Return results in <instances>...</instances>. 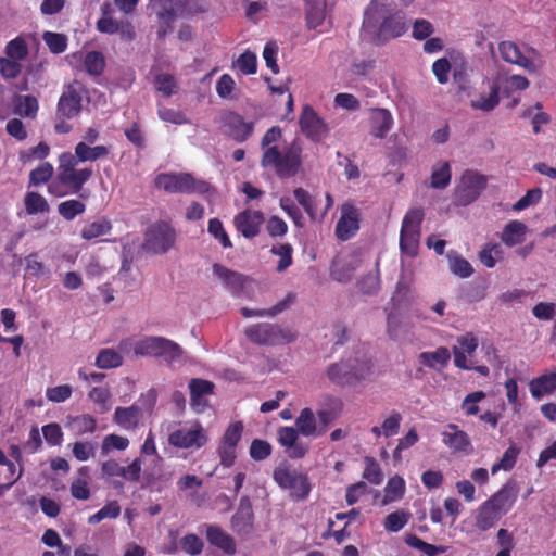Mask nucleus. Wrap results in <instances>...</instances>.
<instances>
[{"label": "nucleus", "mask_w": 556, "mask_h": 556, "mask_svg": "<svg viewBox=\"0 0 556 556\" xmlns=\"http://www.w3.org/2000/svg\"><path fill=\"white\" fill-rule=\"evenodd\" d=\"M405 14L384 0H371L364 12L363 31L374 36L376 45L407 31Z\"/></svg>", "instance_id": "1"}, {"label": "nucleus", "mask_w": 556, "mask_h": 556, "mask_svg": "<svg viewBox=\"0 0 556 556\" xmlns=\"http://www.w3.org/2000/svg\"><path fill=\"white\" fill-rule=\"evenodd\" d=\"M261 165L274 167L279 177H293L301 166L300 149L292 146L280 151L277 146H271L263 152Z\"/></svg>", "instance_id": "2"}, {"label": "nucleus", "mask_w": 556, "mask_h": 556, "mask_svg": "<svg viewBox=\"0 0 556 556\" xmlns=\"http://www.w3.org/2000/svg\"><path fill=\"white\" fill-rule=\"evenodd\" d=\"M245 337L258 345L288 344L296 340L298 334L291 328L278 324L260 323L244 330Z\"/></svg>", "instance_id": "3"}, {"label": "nucleus", "mask_w": 556, "mask_h": 556, "mask_svg": "<svg viewBox=\"0 0 556 556\" xmlns=\"http://www.w3.org/2000/svg\"><path fill=\"white\" fill-rule=\"evenodd\" d=\"M134 352L138 356L163 358L168 364L177 362L184 355V350L178 343L164 337H147L136 342Z\"/></svg>", "instance_id": "4"}, {"label": "nucleus", "mask_w": 556, "mask_h": 556, "mask_svg": "<svg viewBox=\"0 0 556 556\" xmlns=\"http://www.w3.org/2000/svg\"><path fill=\"white\" fill-rule=\"evenodd\" d=\"M424 217V210L414 207L403 218L400 232V249L403 254L409 257H415L418 254Z\"/></svg>", "instance_id": "5"}, {"label": "nucleus", "mask_w": 556, "mask_h": 556, "mask_svg": "<svg viewBox=\"0 0 556 556\" xmlns=\"http://www.w3.org/2000/svg\"><path fill=\"white\" fill-rule=\"evenodd\" d=\"M154 185L169 193H206L210 190L208 182L198 180L188 173L159 174L154 179Z\"/></svg>", "instance_id": "6"}, {"label": "nucleus", "mask_w": 556, "mask_h": 556, "mask_svg": "<svg viewBox=\"0 0 556 556\" xmlns=\"http://www.w3.org/2000/svg\"><path fill=\"white\" fill-rule=\"evenodd\" d=\"M80 161L76 152H63L59 156L58 178L72 189L73 193H79L84 184L92 176L91 167L76 169Z\"/></svg>", "instance_id": "7"}, {"label": "nucleus", "mask_w": 556, "mask_h": 556, "mask_svg": "<svg viewBox=\"0 0 556 556\" xmlns=\"http://www.w3.org/2000/svg\"><path fill=\"white\" fill-rule=\"evenodd\" d=\"M176 230L166 222H156L144 232L142 249L155 255L165 254L176 242Z\"/></svg>", "instance_id": "8"}, {"label": "nucleus", "mask_w": 556, "mask_h": 556, "mask_svg": "<svg viewBox=\"0 0 556 556\" xmlns=\"http://www.w3.org/2000/svg\"><path fill=\"white\" fill-rule=\"evenodd\" d=\"M273 476L280 488L290 490L293 500L302 501L307 497L311 485L305 475L286 466H279L274 470Z\"/></svg>", "instance_id": "9"}, {"label": "nucleus", "mask_w": 556, "mask_h": 556, "mask_svg": "<svg viewBox=\"0 0 556 556\" xmlns=\"http://www.w3.org/2000/svg\"><path fill=\"white\" fill-rule=\"evenodd\" d=\"M223 134L237 142H244L254 131L253 122H244L241 115L232 111H226L219 117Z\"/></svg>", "instance_id": "10"}, {"label": "nucleus", "mask_w": 556, "mask_h": 556, "mask_svg": "<svg viewBox=\"0 0 556 556\" xmlns=\"http://www.w3.org/2000/svg\"><path fill=\"white\" fill-rule=\"evenodd\" d=\"M486 187V177L472 170H466L456 189V200L460 205L472 203Z\"/></svg>", "instance_id": "11"}, {"label": "nucleus", "mask_w": 556, "mask_h": 556, "mask_svg": "<svg viewBox=\"0 0 556 556\" xmlns=\"http://www.w3.org/2000/svg\"><path fill=\"white\" fill-rule=\"evenodd\" d=\"M299 124L303 134L313 141L321 140L329 132L327 123L309 105L303 106Z\"/></svg>", "instance_id": "12"}, {"label": "nucleus", "mask_w": 556, "mask_h": 556, "mask_svg": "<svg viewBox=\"0 0 556 556\" xmlns=\"http://www.w3.org/2000/svg\"><path fill=\"white\" fill-rule=\"evenodd\" d=\"M142 458H135L128 466H121L115 459H109L102 463V478L110 479L122 477L130 482H138L141 476Z\"/></svg>", "instance_id": "13"}, {"label": "nucleus", "mask_w": 556, "mask_h": 556, "mask_svg": "<svg viewBox=\"0 0 556 556\" xmlns=\"http://www.w3.org/2000/svg\"><path fill=\"white\" fill-rule=\"evenodd\" d=\"M369 372V367L364 363L363 367H354L351 361H340L331 364L327 369L328 378L338 384L350 382L353 379H364Z\"/></svg>", "instance_id": "14"}, {"label": "nucleus", "mask_w": 556, "mask_h": 556, "mask_svg": "<svg viewBox=\"0 0 556 556\" xmlns=\"http://www.w3.org/2000/svg\"><path fill=\"white\" fill-rule=\"evenodd\" d=\"M207 442V437L200 425L193 429H176L168 435V443L179 448H200Z\"/></svg>", "instance_id": "15"}, {"label": "nucleus", "mask_w": 556, "mask_h": 556, "mask_svg": "<svg viewBox=\"0 0 556 556\" xmlns=\"http://www.w3.org/2000/svg\"><path fill=\"white\" fill-rule=\"evenodd\" d=\"M359 211L353 204L345 203L341 207V217L336 226V235L342 240H349L359 228Z\"/></svg>", "instance_id": "16"}, {"label": "nucleus", "mask_w": 556, "mask_h": 556, "mask_svg": "<svg viewBox=\"0 0 556 556\" xmlns=\"http://www.w3.org/2000/svg\"><path fill=\"white\" fill-rule=\"evenodd\" d=\"M519 493L516 481L508 480L496 493L489 500L491 504L502 516L506 515L514 506Z\"/></svg>", "instance_id": "17"}, {"label": "nucleus", "mask_w": 556, "mask_h": 556, "mask_svg": "<svg viewBox=\"0 0 556 556\" xmlns=\"http://www.w3.org/2000/svg\"><path fill=\"white\" fill-rule=\"evenodd\" d=\"M81 110V87L70 85L63 91L59 103L58 113L65 118L75 117Z\"/></svg>", "instance_id": "18"}, {"label": "nucleus", "mask_w": 556, "mask_h": 556, "mask_svg": "<svg viewBox=\"0 0 556 556\" xmlns=\"http://www.w3.org/2000/svg\"><path fill=\"white\" fill-rule=\"evenodd\" d=\"M235 226L244 238H253L258 235L260 227L264 223V215L261 211H243L236 215Z\"/></svg>", "instance_id": "19"}, {"label": "nucleus", "mask_w": 556, "mask_h": 556, "mask_svg": "<svg viewBox=\"0 0 556 556\" xmlns=\"http://www.w3.org/2000/svg\"><path fill=\"white\" fill-rule=\"evenodd\" d=\"M254 514L248 496L240 498L239 507L231 517V528L238 534H248L253 528Z\"/></svg>", "instance_id": "20"}, {"label": "nucleus", "mask_w": 556, "mask_h": 556, "mask_svg": "<svg viewBox=\"0 0 556 556\" xmlns=\"http://www.w3.org/2000/svg\"><path fill=\"white\" fill-rule=\"evenodd\" d=\"M498 51L502 56V59L511 64H516L529 73H536L538 66L536 64L526 58L521 51L519 50L518 46L513 41H503L498 45Z\"/></svg>", "instance_id": "21"}, {"label": "nucleus", "mask_w": 556, "mask_h": 556, "mask_svg": "<svg viewBox=\"0 0 556 556\" xmlns=\"http://www.w3.org/2000/svg\"><path fill=\"white\" fill-rule=\"evenodd\" d=\"M442 442L454 452L468 454L471 450L468 434L459 430L455 424H448L446 426V430L442 432Z\"/></svg>", "instance_id": "22"}, {"label": "nucleus", "mask_w": 556, "mask_h": 556, "mask_svg": "<svg viewBox=\"0 0 556 556\" xmlns=\"http://www.w3.org/2000/svg\"><path fill=\"white\" fill-rule=\"evenodd\" d=\"M213 273L220 279L225 288L233 294H239L248 280V277L241 273L231 270L217 263L213 265Z\"/></svg>", "instance_id": "23"}, {"label": "nucleus", "mask_w": 556, "mask_h": 556, "mask_svg": "<svg viewBox=\"0 0 556 556\" xmlns=\"http://www.w3.org/2000/svg\"><path fill=\"white\" fill-rule=\"evenodd\" d=\"M141 417V407L131 405L129 407H117L114 412L113 420L125 430H134L137 428Z\"/></svg>", "instance_id": "24"}, {"label": "nucleus", "mask_w": 556, "mask_h": 556, "mask_svg": "<svg viewBox=\"0 0 556 556\" xmlns=\"http://www.w3.org/2000/svg\"><path fill=\"white\" fill-rule=\"evenodd\" d=\"M393 125V117L387 109H375L371 112L370 134L379 139L387 136Z\"/></svg>", "instance_id": "25"}, {"label": "nucleus", "mask_w": 556, "mask_h": 556, "mask_svg": "<svg viewBox=\"0 0 556 556\" xmlns=\"http://www.w3.org/2000/svg\"><path fill=\"white\" fill-rule=\"evenodd\" d=\"M529 389L535 400L556 392V371L532 379L529 382Z\"/></svg>", "instance_id": "26"}, {"label": "nucleus", "mask_w": 556, "mask_h": 556, "mask_svg": "<svg viewBox=\"0 0 556 556\" xmlns=\"http://www.w3.org/2000/svg\"><path fill=\"white\" fill-rule=\"evenodd\" d=\"M206 538L212 545L223 549L226 554L232 555L236 553V544L233 539L225 531H223L218 526H207Z\"/></svg>", "instance_id": "27"}, {"label": "nucleus", "mask_w": 556, "mask_h": 556, "mask_svg": "<svg viewBox=\"0 0 556 556\" xmlns=\"http://www.w3.org/2000/svg\"><path fill=\"white\" fill-rule=\"evenodd\" d=\"M295 301V294L289 292L285 299L279 301L277 304H275L273 307L268 309H251L248 307L241 308V314L247 317H275L276 315L282 313L287 308H289Z\"/></svg>", "instance_id": "28"}, {"label": "nucleus", "mask_w": 556, "mask_h": 556, "mask_svg": "<svg viewBox=\"0 0 556 556\" xmlns=\"http://www.w3.org/2000/svg\"><path fill=\"white\" fill-rule=\"evenodd\" d=\"M501 518L502 515L485 501L478 509L475 526L480 531H486L493 528Z\"/></svg>", "instance_id": "29"}, {"label": "nucleus", "mask_w": 556, "mask_h": 556, "mask_svg": "<svg viewBox=\"0 0 556 556\" xmlns=\"http://www.w3.org/2000/svg\"><path fill=\"white\" fill-rule=\"evenodd\" d=\"M387 333L393 341H412L413 337L412 327L391 313L387 318Z\"/></svg>", "instance_id": "30"}, {"label": "nucleus", "mask_w": 556, "mask_h": 556, "mask_svg": "<svg viewBox=\"0 0 556 556\" xmlns=\"http://www.w3.org/2000/svg\"><path fill=\"white\" fill-rule=\"evenodd\" d=\"M528 228L526 224L519 220H510L501 233V240L508 247L522 243L525 241Z\"/></svg>", "instance_id": "31"}, {"label": "nucleus", "mask_w": 556, "mask_h": 556, "mask_svg": "<svg viewBox=\"0 0 556 556\" xmlns=\"http://www.w3.org/2000/svg\"><path fill=\"white\" fill-rule=\"evenodd\" d=\"M500 103V86L497 83H493L490 86L489 94H479L478 98L470 101V106L473 110H480L483 112L493 111Z\"/></svg>", "instance_id": "32"}, {"label": "nucleus", "mask_w": 556, "mask_h": 556, "mask_svg": "<svg viewBox=\"0 0 556 556\" xmlns=\"http://www.w3.org/2000/svg\"><path fill=\"white\" fill-rule=\"evenodd\" d=\"M299 432L304 437H317V420L314 412L305 407L295 419Z\"/></svg>", "instance_id": "33"}, {"label": "nucleus", "mask_w": 556, "mask_h": 556, "mask_svg": "<svg viewBox=\"0 0 556 556\" xmlns=\"http://www.w3.org/2000/svg\"><path fill=\"white\" fill-rule=\"evenodd\" d=\"M68 428L75 435H83L85 433H92L96 430V419L88 414L75 417H68L66 421Z\"/></svg>", "instance_id": "34"}, {"label": "nucleus", "mask_w": 556, "mask_h": 556, "mask_svg": "<svg viewBox=\"0 0 556 556\" xmlns=\"http://www.w3.org/2000/svg\"><path fill=\"white\" fill-rule=\"evenodd\" d=\"M75 152L80 162H94L109 155V148L105 146L90 147L86 142H78Z\"/></svg>", "instance_id": "35"}, {"label": "nucleus", "mask_w": 556, "mask_h": 556, "mask_svg": "<svg viewBox=\"0 0 556 556\" xmlns=\"http://www.w3.org/2000/svg\"><path fill=\"white\" fill-rule=\"evenodd\" d=\"M175 3L176 0H151L150 7L156 14L161 24L169 27L175 21Z\"/></svg>", "instance_id": "36"}, {"label": "nucleus", "mask_w": 556, "mask_h": 556, "mask_svg": "<svg viewBox=\"0 0 556 556\" xmlns=\"http://www.w3.org/2000/svg\"><path fill=\"white\" fill-rule=\"evenodd\" d=\"M306 23L308 28H316L325 20V0H306Z\"/></svg>", "instance_id": "37"}, {"label": "nucleus", "mask_w": 556, "mask_h": 556, "mask_svg": "<svg viewBox=\"0 0 556 556\" xmlns=\"http://www.w3.org/2000/svg\"><path fill=\"white\" fill-rule=\"evenodd\" d=\"M450 358V351L444 346L438 348L432 352H422L418 356L419 363L430 368H433L437 365L445 366Z\"/></svg>", "instance_id": "38"}, {"label": "nucleus", "mask_w": 556, "mask_h": 556, "mask_svg": "<svg viewBox=\"0 0 556 556\" xmlns=\"http://www.w3.org/2000/svg\"><path fill=\"white\" fill-rule=\"evenodd\" d=\"M214 384L202 379H192L189 383L191 404L194 407L203 406L202 399L205 394L212 393Z\"/></svg>", "instance_id": "39"}, {"label": "nucleus", "mask_w": 556, "mask_h": 556, "mask_svg": "<svg viewBox=\"0 0 556 556\" xmlns=\"http://www.w3.org/2000/svg\"><path fill=\"white\" fill-rule=\"evenodd\" d=\"M5 58L21 63L28 56V47L21 36L10 40L4 49Z\"/></svg>", "instance_id": "40"}, {"label": "nucleus", "mask_w": 556, "mask_h": 556, "mask_svg": "<svg viewBox=\"0 0 556 556\" xmlns=\"http://www.w3.org/2000/svg\"><path fill=\"white\" fill-rule=\"evenodd\" d=\"M25 211L29 215L49 212L47 200L38 192H27L24 198Z\"/></svg>", "instance_id": "41"}, {"label": "nucleus", "mask_w": 556, "mask_h": 556, "mask_svg": "<svg viewBox=\"0 0 556 556\" xmlns=\"http://www.w3.org/2000/svg\"><path fill=\"white\" fill-rule=\"evenodd\" d=\"M293 248L290 243L275 244L270 249V253L279 256L276 270L278 273L285 271L292 264Z\"/></svg>", "instance_id": "42"}, {"label": "nucleus", "mask_w": 556, "mask_h": 556, "mask_svg": "<svg viewBox=\"0 0 556 556\" xmlns=\"http://www.w3.org/2000/svg\"><path fill=\"white\" fill-rule=\"evenodd\" d=\"M123 364V357L113 349H103L99 352L96 365L101 369L116 368Z\"/></svg>", "instance_id": "43"}, {"label": "nucleus", "mask_w": 556, "mask_h": 556, "mask_svg": "<svg viewBox=\"0 0 556 556\" xmlns=\"http://www.w3.org/2000/svg\"><path fill=\"white\" fill-rule=\"evenodd\" d=\"M451 167L448 162L441 163L431 174L430 187L434 189H444L451 181Z\"/></svg>", "instance_id": "44"}, {"label": "nucleus", "mask_w": 556, "mask_h": 556, "mask_svg": "<svg viewBox=\"0 0 556 556\" xmlns=\"http://www.w3.org/2000/svg\"><path fill=\"white\" fill-rule=\"evenodd\" d=\"M85 210V204L74 199L61 202L58 205V213L66 220L74 219L77 215L83 214Z\"/></svg>", "instance_id": "45"}, {"label": "nucleus", "mask_w": 556, "mask_h": 556, "mask_svg": "<svg viewBox=\"0 0 556 556\" xmlns=\"http://www.w3.org/2000/svg\"><path fill=\"white\" fill-rule=\"evenodd\" d=\"M15 112L26 117H35L38 111V101L34 96H18L15 100Z\"/></svg>", "instance_id": "46"}, {"label": "nucleus", "mask_w": 556, "mask_h": 556, "mask_svg": "<svg viewBox=\"0 0 556 556\" xmlns=\"http://www.w3.org/2000/svg\"><path fill=\"white\" fill-rule=\"evenodd\" d=\"M405 492V481L400 476L392 477L384 488V502H393L403 496Z\"/></svg>", "instance_id": "47"}, {"label": "nucleus", "mask_w": 556, "mask_h": 556, "mask_svg": "<svg viewBox=\"0 0 556 556\" xmlns=\"http://www.w3.org/2000/svg\"><path fill=\"white\" fill-rule=\"evenodd\" d=\"M405 543L408 546H410V547H414V548H417V549L421 551L427 556H435V555H438L440 553H444L445 552L444 547L429 544V543L422 541L421 539H419L415 534L406 535Z\"/></svg>", "instance_id": "48"}, {"label": "nucleus", "mask_w": 556, "mask_h": 556, "mask_svg": "<svg viewBox=\"0 0 556 556\" xmlns=\"http://www.w3.org/2000/svg\"><path fill=\"white\" fill-rule=\"evenodd\" d=\"M53 173V166L49 162H43L29 173V184L33 186L46 184L52 178Z\"/></svg>", "instance_id": "49"}, {"label": "nucleus", "mask_w": 556, "mask_h": 556, "mask_svg": "<svg viewBox=\"0 0 556 556\" xmlns=\"http://www.w3.org/2000/svg\"><path fill=\"white\" fill-rule=\"evenodd\" d=\"M121 514V506L116 501H112L104 505L98 513L88 518V523L97 525L103 519H115Z\"/></svg>", "instance_id": "50"}, {"label": "nucleus", "mask_w": 556, "mask_h": 556, "mask_svg": "<svg viewBox=\"0 0 556 556\" xmlns=\"http://www.w3.org/2000/svg\"><path fill=\"white\" fill-rule=\"evenodd\" d=\"M42 39L52 53H62L67 48V37L64 34L46 31Z\"/></svg>", "instance_id": "51"}, {"label": "nucleus", "mask_w": 556, "mask_h": 556, "mask_svg": "<svg viewBox=\"0 0 556 556\" xmlns=\"http://www.w3.org/2000/svg\"><path fill=\"white\" fill-rule=\"evenodd\" d=\"M111 230V224L106 219H100L85 226L81 230V237L91 240L100 236L106 235Z\"/></svg>", "instance_id": "52"}, {"label": "nucleus", "mask_w": 556, "mask_h": 556, "mask_svg": "<svg viewBox=\"0 0 556 556\" xmlns=\"http://www.w3.org/2000/svg\"><path fill=\"white\" fill-rule=\"evenodd\" d=\"M410 515L403 510L389 514L384 518V529L390 532H399L408 522Z\"/></svg>", "instance_id": "53"}, {"label": "nucleus", "mask_w": 556, "mask_h": 556, "mask_svg": "<svg viewBox=\"0 0 556 556\" xmlns=\"http://www.w3.org/2000/svg\"><path fill=\"white\" fill-rule=\"evenodd\" d=\"M84 65L86 71L93 76L102 74L105 61L102 53L98 51H91L86 54Z\"/></svg>", "instance_id": "54"}, {"label": "nucleus", "mask_w": 556, "mask_h": 556, "mask_svg": "<svg viewBox=\"0 0 556 556\" xmlns=\"http://www.w3.org/2000/svg\"><path fill=\"white\" fill-rule=\"evenodd\" d=\"M518 454L519 448L517 446H509L503 454L501 460L492 466L491 472L494 475L498 470H510L516 464Z\"/></svg>", "instance_id": "55"}, {"label": "nucleus", "mask_w": 556, "mask_h": 556, "mask_svg": "<svg viewBox=\"0 0 556 556\" xmlns=\"http://www.w3.org/2000/svg\"><path fill=\"white\" fill-rule=\"evenodd\" d=\"M129 440L118 434H109L104 437L101 444V452L103 455L109 454L113 450L124 451L128 447Z\"/></svg>", "instance_id": "56"}, {"label": "nucleus", "mask_w": 556, "mask_h": 556, "mask_svg": "<svg viewBox=\"0 0 556 556\" xmlns=\"http://www.w3.org/2000/svg\"><path fill=\"white\" fill-rule=\"evenodd\" d=\"M365 470L363 472V478L372 484H380L383 480V473L379 464L372 457L365 458Z\"/></svg>", "instance_id": "57"}, {"label": "nucleus", "mask_w": 556, "mask_h": 556, "mask_svg": "<svg viewBox=\"0 0 556 556\" xmlns=\"http://www.w3.org/2000/svg\"><path fill=\"white\" fill-rule=\"evenodd\" d=\"M235 66L238 67L239 71L244 75L255 74L257 68L256 55L253 52L247 50L236 61Z\"/></svg>", "instance_id": "58"}, {"label": "nucleus", "mask_w": 556, "mask_h": 556, "mask_svg": "<svg viewBox=\"0 0 556 556\" xmlns=\"http://www.w3.org/2000/svg\"><path fill=\"white\" fill-rule=\"evenodd\" d=\"M22 63L8 59L5 56L0 58V76L3 79H14L22 73Z\"/></svg>", "instance_id": "59"}, {"label": "nucleus", "mask_w": 556, "mask_h": 556, "mask_svg": "<svg viewBox=\"0 0 556 556\" xmlns=\"http://www.w3.org/2000/svg\"><path fill=\"white\" fill-rule=\"evenodd\" d=\"M293 195L295 200L299 202L301 206L305 210V212L309 215L312 219L316 217V203L313 197L303 188H296L293 191Z\"/></svg>", "instance_id": "60"}, {"label": "nucleus", "mask_w": 556, "mask_h": 556, "mask_svg": "<svg viewBox=\"0 0 556 556\" xmlns=\"http://www.w3.org/2000/svg\"><path fill=\"white\" fill-rule=\"evenodd\" d=\"M357 286L364 294H376L380 289V279L378 271L376 270L375 273H368L358 281Z\"/></svg>", "instance_id": "61"}, {"label": "nucleus", "mask_w": 556, "mask_h": 556, "mask_svg": "<svg viewBox=\"0 0 556 556\" xmlns=\"http://www.w3.org/2000/svg\"><path fill=\"white\" fill-rule=\"evenodd\" d=\"M485 393L483 391H476L469 393L465 396L462 403V409L465 412L467 416H473L479 413L478 403L485 399Z\"/></svg>", "instance_id": "62"}, {"label": "nucleus", "mask_w": 556, "mask_h": 556, "mask_svg": "<svg viewBox=\"0 0 556 556\" xmlns=\"http://www.w3.org/2000/svg\"><path fill=\"white\" fill-rule=\"evenodd\" d=\"M450 269L460 278H467L472 275L473 268L470 263L460 256H448Z\"/></svg>", "instance_id": "63"}, {"label": "nucleus", "mask_w": 556, "mask_h": 556, "mask_svg": "<svg viewBox=\"0 0 556 556\" xmlns=\"http://www.w3.org/2000/svg\"><path fill=\"white\" fill-rule=\"evenodd\" d=\"M271 454V445L261 439H254L250 445V456L256 462L266 459Z\"/></svg>", "instance_id": "64"}]
</instances>
